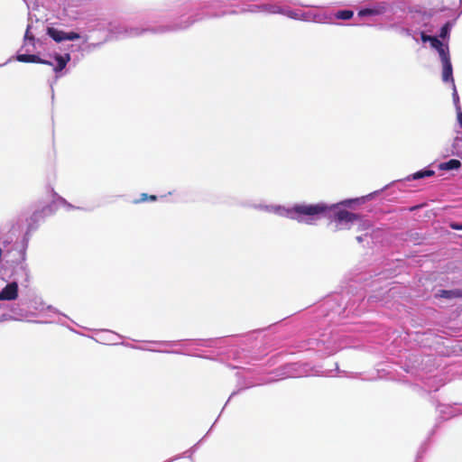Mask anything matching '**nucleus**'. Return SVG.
<instances>
[{
	"instance_id": "9b49d317",
	"label": "nucleus",
	"mask_w": 462,
	"mask_h": 462,
	"mask_svg": "<svg viewBox=\"0 0 462 462\" xmlns=\"http://www.w3.org/2000/svg\"><path fill=\"white\" fill-rule=\"evenodd\" d=\"M435 174L434 171H431V170H423V171H419L415 173L412 174V179L413 180H419V179H421V178H424V177H431Z\"/></svg>"
},
{
	"instance_id": "f257e3e1",
	"label": "nucleus",
	"mask_w": 462,
	"mask_h": 462,
	"mask_svg": "<svg viewBox=\"0 0 462 462\" xmlns=\"http://www.w3.org/2000/svg\"><path fill=\"white\" fill-rule=\"evenodd\" d=\"M328 208L324 204L296 205L291 209V212L296 213L299 216L313 217L326 212Z\"/></svg>"
},
{
	"instance_id": "9d476101",
	"label": "nucleus",
	"mask_w": 462,
	"mask_h": 462,
	"mask_svg": "<svg viewBox=\"0 0 462 462\" xmlns=\"http://www.w3.org/2000/svg\"><path fill=\"white\" fill-rule=\"evenodd\" d=\"M437 296L446 299L460 298L462 297V291L459 290H441Z\"/></svg>"
},
{
	"instance_id": "423d86ee",
	"label": "nucleus",
	"mask_w": 462,
	"mask_h": 462,
	"mask_svg": "<svg viewBox=\"0 0 462 462\" xmlns=\"http://www.w3.org/2000/svg\"><path fill=\"white\" fill-rule=\"evenodd\" d=\"M51 212V207H46L42 208L41 211H35L30 217L29 223H28V231H32L37 226V224L40 219L43 218L45 216V212Z\"/></svg>"
},
{
	"instance_id": "412c9836",
	"label": "nucleus",
	"mask_w": 462,
	"mask_h": 462,
	"mask_svg": "<svg viewBox=\"0 0 462 462\" xmlns=\"http://www.w3.org/2000/svg\"><path fill=\"white\" fill-rule=\"evenodd\" d=\"M270 13L272 14H280L282 13V10L280 7H277V6H272L269 10Z\"/></svg>"
},
{
	"instance_id": "6e6552de",
	"label": "nucleus",
	"mask_w": 462,
	"mask_h": 462,
	"mask_svg": "<svg viewBox=\"0 0 462 462\" xmlns=\"http://www.w3.org/2000/svg\"><path fill=\"white\" fill-rule=\"evenodd\" d=\"M48 35L52 38L56 42H61L65 41L66 32L60 30H58L53 27H49L47 30Z\"/></svg>"
},
{
	"instance_id": "4be33fe9",
	"label": "nucleus",
	"mask_w": 462,
	"mask_h": 462,
	"mask_svg": "<svg viewBox=\"0 0 462 462\" xmlns=\"http://www.w3.org/2000/svg\"><path fill=\"white\" fill-rule=\"evenodd\" d=\"M457 120H458L459 125L462 127V112H459L457 114Z\"/></svg>"
},
{
	"instance_id": "ddd939ff",
	"label": "nucleus",
	"mask_w": 462,
	"mask_h": 462,
	"mask_svg": "<svg viewBox=\"0 0 462 462\" xmlns=\"http://www.w3.org/2000/svg\"><path fill=\"white\" fill-rule=\"evenodd\" d=\"M79 38H80V35L78 32H66V34H65V41L66 40L74 41V40H79Z\"/></svg>"
},
{
	"instance_id": "0eeeda50",
	"label": "nucleus",
	"mask_w": 462,
	"mask_h": 462,
	"mask_svg": "<svg viewBox=\"0 0 462 462\" xmlns=\"http://www.w3.org/2000/svg\"><path fill=\"white\" fill-rule=\"evenodd\" d=\"M55 60L57 61V65L54 67V71L59 72L61 71L66 67L68 62L70 60V55L68 53L63 56L56 54Z\"/></svg>"
},
{
	"instance_id": "7ed1b4c3",
	"label": "nucleus",
	"mask_w": 462,
	"mask_h": 462,
	"mask_svg": "<svg viewBox=\"0 0 462 462\" xmlns=\"http://www.w3.org/2000/svg\"><path fill=\"white\" fill-rule=\"evenodd\" d=\"M18 296V285L16 282L8 283L0 292V300H15Z\"/></svg>"
},
{
	"instance_id": "aec40b11",
	"label": "nucleus",
	"mask_w": 462,
	"mask_h": 462,
	"mask_svg": "<svg viewBox=\"0 0 462 462\" xmlns=\"http://www.w3.org/2000/svg\"><path fill=\"white\" fill-rule=\"evenodd\" d=\"M450 227H451L453 230H462V224H458V223H451V224H450Z\"/></svg>"
},
{
	"instance_id": "a211bd4d",
	"label": "nucleus",
	"mask_w": 462,
	"mask_h": 462,
	"mask_svg": "<svg viewBox=\"0 0 462 462\" xmlns=\"http://www.w3.org/2000/svg\"><path fill=\"white\" fill-rule=\"evenodd\" d=\"M148 200V195L146 193L141 194L140 199L134 200V203L145 202Z\"/></svg>"
},
{
	"instance_id": "5701e85b",
	"label": "nucleus",
	"mask_w": 462,
	"mask_h": 462,
	"mask_svg": "<svg viewBox=\"0 0 462 462\" xmlns=\"http://www.w3.org/2000/svg\"><path fill=\"white\" fill-rule=\"evenodd\" d=\"M148 200H150V201H156L157 200V197L155 195H150V196H148Z\"/></svg>"
},
{
	"instance_id": "4468645a",
	"label": "nucleus",
	"mask_w": 462,
	"mask_h": 462,
	"mask_svg": "<svg viewBox=\"0 0 462 462\" xmlns=\"http://www.w3.org/2000/svg\"><path fill=\"white\" fill-rule=\"evenodd\" d=\"M439 56L441 58V62L443 63L446 59H450L448 53L444 50L443 45L438 49Z\"/></svg>"
},
{
	"instance_id": "dca6fc26",
	"label": "nucleus",
	"mask_w": 462,
	"mask_h": 462,
	"mask_svg": "<svg viewBox=\"0 0 462 462\" xmlns=\"http://www.w3.org/2000/svg\"><path fill=\"white\" fill-rule=\"evenodd\" d=\"M431 46L436 49H439L442 46V42L436 37L432 38Z\"/></svg>"
},
{
	"instance_id": "6ab92c4d",
	"label": "nucleus",
	"mask_w": 462,
	"mask_h": 462,
	"mask_svg": "<svg viewBox=\"0 0 462 462\" xmlns=\"http://www.w3.org/2000/svg\"><path fill=\"white\" fill-rule=\"evenodd\" d=\"M432 38H433V36H430V35L425 34L424 32H421V40H422V42H431Z\"/></svg>"
},
{
	"instance_id": "2eb2a0df",
	"label": "nucleus",
	"mask_w": 462,
	"mask_h": 462,
	"mask_svg": "<svg viewBox=\"0 0 462 462\" xmlns=\"http://www.w3.org/2000/svg\"><path fill=\"white\" fill-rule=\"evenodd\" d=\"M448 30H449L448 23H446L445 25H443L440 30L439 37L445 38L448 33Z\"/></svg>"
},
{
	"instance_id": "f8f14e48",
	"label": "nucleus",
	"mask_w": 462,
	"mask_h": 462,
	"mask_svg": "<svg viewBox=\"0 0 462 462\" xmlns=\"http://www.w3.org/2000/svg\"><path fill=\"white\" fill-rule=\"evenodd\" d=\"M353 14L354 13L350 10H342L337 13V17L342 20H348L352 18Z\"/></svg>"
},
{
	"instance_id": "20e7f679",
	"label": "nucleus",
	"mask_w": 462,
	"mask_h": 462,
	"mask_svg": "<svg viewBox=\"0 0 462 462\" xmlns=\"http://www.w3.org/2000/svg\"><path fill=\"white\" fill-rule=\"evenodd\" d=\"M442 79L445 82L451 81L454 84L453 69L450 59H446L442 63ZM455 87V85H453ZM454 96H457L456 88H454Z\"/></svg>"
},
{
	"instance_id": "1a4fd4ad",
	"label": "nucleus",
	"mask_w": 462,
	"mask_h": 462,
	"mask_svg": "<svg viewBox=\"0 0 462 462\" xmlns=\"http://www.w3.org/2000/svg\"><path fill=\"white\" fill-rule=\"evenodd\" d=\"M460 167H461V162L459 160H457V159H451L448 162H441L439 165V168L441 171L457 170Z\"/></svg>"
},
{
	"instance_id": "f3484780",
	"label": "nucleus",
	"mask_w": 462,
	"mask_h": 462,
	"mask_svg": "<svg viewBox=\"0 0 462 462\" xmlns=\"http://www.w3.org/2000/svg\"><path fill=\"white\" fill-rule=\"evenodd\" d=\"M13 236H14V234L9 236L6 239H4L2 241L4 247H6L8 245H10L13 242V239H14Z\"/></svg>"
},
{
	"instance_id": "393cba45",
	"label": "nucleus",
	"mask_w": 462,
	"mask_h": 462,
	"mask_svg": "<svg viewBox=\"0 0 462 462\" xmlns=\"http://www.w3.org/2000/svg\"><path fill=\"white\" fill-rule=\"evenodd\" d=\"M25 38H30V34H28V31L25 33Z\"/></svg>"
},
{
	"instance_id": "39448f33",
	"label": "nucleus",
	"mask_w": 462,
	"mask_h": 462,
	"mask_svg": "<svg viewBox=\"0 0 462 462\" xmlns=\"http://www.w3.org/2000/svg\"><path fill=\"white\" fill-rule=\"evenodd\" d=\"M16 60L20 62H32V63H40L46 64L51 66L52 63L51 61L42 60L39 56L35 54H18Z\"/></svg>"
},
{
	"instance_id": "b1692460",
	"label": "nucleus",
	"mask_w": 462,
	"mask_h": 462,
	"mask_svg": "<svg viewBox=\"0 0 462 462\" xmlns=\"http://www.w3.org/2000/svg\"><path fill=\"white\" fill-rule=\"evenodd\" d=\"M356 240H357L359 243H361V242L363 241V238H362L361 236H357V237H356Z\"/></svg>"
},
{
	"instance_id": "f03ea898",
	"label": "nucleus",
	"mask_w": 462,
	"mask_h": 462,
	"mask_svg": "<svg viewBox=\"0 0 462 462\" xmlns=\"http://www.w3.org/2000/svg\"><path fill=\"white\" fill-rule=\"evenodd\" d=\"M361 217L358 214L350 212L346 209H340L335 213L334 220L338 224L347 225L355 221L360 220Z\"/></svg>"
}]
</instances>
